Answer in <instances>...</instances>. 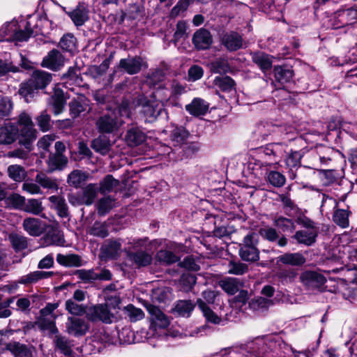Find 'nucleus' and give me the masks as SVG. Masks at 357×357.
Masks as SVG:
<instances>
[{"label": "nucleus", "instance_id": "nucleus-1", "mask_svg": "<svg viewBox=\"0 0 357 357\" xmlns=\"http://www.w3.org/2000/svg\"><path fill=\"white\" fill-rule=\"evenodd\" d=\"M130 116L128 104L123 102L117 111H111L100 116L96 121L98 130L101 133H112L117 130L123 124L121 117Z\"/></svg>", "mask_w": 357, "mask_h": 357}, {"label": "nucleus", "instance_id": "nucleus-2", "mask_svg": "<svg viewBox=\"0 0 357 357\" xmlns=\"http://www.w3.org/2000/svg\"><path fill=\"white\" fill-rule=\"evenodd\" d=\"M52 80L50 73L42 70H36L33 73L28 82L22 84L20 89V94L22 96L26 102L33 97L35 91L45 88Z\"/></svg>", "mask_w": 357, "mask_h": 357}, {"label": "nucleus", "instance_id": "nucleus-3", "mask_svg": "<svg viewBox=\"0 0 357 357\" xmlns=\"http://www.w3.org/2000/svg\"><path fill=\"white\" fill-rule=\"evenodd\" d=\"M135 103L137 105L142 106V113L144 116V120L149 123L155 121L158 116L165 112L162 104L155 101L153 100H147L143 95L138 96L135 99Z\"/></svg>", "mask_w": 357, "mask_h": 357}, {"label": "nucleus", "instance_id": "nucleus-4", "mask_svg": "<svg viewBox=\"0 0 357 357\" xmlns=\"http://www.w3.org/2000/svg\"><path fill=\"white\" fill-rule=\"evenodd\" d=\"M258 236L255 232H250L240 244L239 255L245 261H257L259 259V251L257 248Z\"/></svg>", "mask_w": 357, "mask_h": 357}, {"label": "nucleus", "instance_id": "nucleus-5", "mask_svg": "<svg viewBox=\"0 0 357 357\" xmlns=\"http://www.w3.org/2000/svg\"><path fill=\"white\" fill-rule=\"evenodd\" d=\"M87 317L93 321H101L109 324L112 321L114 316L109 311L107 305L99 304L89 309Z\"/></svg>", "mask_w": 357, "mask_h": 357}, {"label": "nucleus", "instance_id": "nucleus-6", "mask_svg": "<svg viewBox=\"0 0 357 357\" xmlns=\"http://www.w3.org/2000/svg\"><path fill=\"white\" fill-rule=\"evenodd\" d=\"M119 68L129 75L140 72L142 67L147 68L146 63L140 56L128 57L119 61Z\"/></svg>", "mask_w": 357, "mask_h": 357}, {"label": "nucleus", "instance_id": "nucleus-7", "mask_svg": "<svg viewBox=\"0 0 357 357\" xmlns=\"http://www.w3.org/2000/svg\"><path fill=\"white\" fill-rule=\"evenodd\" d=\"M66 14L77 27L83 26L89 20V9L84 3H79L74 9L66 12Z\"/></svg>", "mask_w": 357, "mask_h": 357}, {"label": "nucleus", "instance_id": "nucleus-8", "mask_svg": "<svg viewBox=\"0 0 357 357\" xmlns=\"http://www.w3.org/2000/svg\"><path fill=\"white\" fill-rule=\"evenodd\" d=\"M66 328L68 334L78 337L85 335L89 326L88 323L83 319L68 317Z\"/></svg>", "mask_w": 357, "mask_h": 357}, {"label": "nucleus", "instance_id": "nucleus-9", "mask_svg": "<svg viewBox=\"0 0 357 357\" xmlns=\"http://www.w3.org/2000/svg\"><path fill=\"white\" fill-rule=\"evenodd\" d=\"M64 63L65 58L62 54L57 50H52L43 58L41 65L45 68L56 71L64 66Z\"/></svg>", "mask_w": 357, "mask_h": 357}, {"label": "nucleus", "instance_id": "nucleus-10", "mask_svg": "<svg viewBox=\"0 0 357 357\" xmlns=\"http://www.w3.org/2000/svg\"><path fill=\"white\" fill-rule=\"evenodd\" d=\"M300 280L308 289L318 288L326 281L323 275L310 271L303 272L300 275Z\"/></svg>", "mask_w": 357, "mask_h": 357}, {"label": "nucleus", "instance_id": "nucleus-11", "mask_svg": "<svg viewBox=\"0 0 357 357\" xmlns=\"http://www.w3.org/2000/svg\"><path fill=\"white\" fill-rule=\"evenodd\" d=\"M19 134V128L13 123H5L0 127V144H11L13 143Z\"/></svg>", "mask_w": 357, "mask_h": 357}, {"label": "nucleus", "instance_id": "nucleus-12", "mask_svg": "<svg viewBox=\"0 0 357 357\" xmlns=\"http://www.w3.org/2000/svg\"><path fill=\"white\" fill-rule=\"evenodd\" d=\"M127 255L137 267H144L150 265L153 261L152 252L149 250L128 251Z\"/></svg>", "mask_w": 357, "mask_h": 357}, {"label": "nucleus", "instance_id": "nucleus-13", "mask_svg": "<svg viewBox=\"0 0 357 357\" xmlns=\"http://www.w3.org/2000/svg\"><path fill=\"white\" fill-rule=\"evenodd\" d=\"M211 33L205 29H199L193 35L192 43L198 50L208 49L212 44Z\"/></svg>", "mask_w": 357, "mask_h": 357}, {"label": "nucleus", "instance_id": "nucleus-14", "mask_svg": "<svg viewBox=\"0 0 357 357\" xmlns=\"http://www.w3.org/2000/svg\"><path fill=\"white\" fill-rule=\"evenodd\" d=\"M9 28L11 31H14L15 33L8 38V40H13L16 42H23L26 41L31 36L37 35L39 33V30L37 29V27L32 28L30 22H27L25 26V30H18L16 29L13 30V27L11 25H8L6 29Z\"/></svg>", "mask_w": 357, "mask_h": 357}, {"label": "nucleus", "instance_id": "nucleus-15", "mask_svg": "<svg viewBox=\"0 0 357 357\" xmlns=\"http://www.w3.org/2000/svg\"><path fill=\"white\" fill-rule=\"evenodd\" d=\"M209 103L200 98H195L190 104L185 105V109L194 116L205 115L208 110Z\"/></svg>", "mask_w": 357, "mask_h": 357}, {"label": "nucleus", "instance_id": "nucleus-16", "mask_svg": "<svg viewBox=\"0 0 357 357\" xmlns=\"http://www.w3.org/2000/svg\"><path fill=\"white\" fill-rule=\"evenodd\" d=\"M37 131L33 126H23L19 130L18 135L20 137V143L31 151V144L37 137Z\"/></svg>", "mask_w": 357, "mask_h": 357}, {"label": "nucleus", "instance_id": "nucleus-17", "mask_svg": "<svg viewBox=\"0 0 357 357\" xmlns=\"http://www.w3.org/2000/svg\"><path fill=\"white\" fill-rule=\"evenodd\" d=\"M222 43L228 50L236 51L242 47L243 39L238 33L230 31L222 36Z\"/></svg>", "mask_w": 357, "mask_h": 357}, {"label": "nucleus", "instance_id": "nucleus-18", "mask_svg": "<svg viewBox=\"0 0 357 357\" xmlns=\"http://www.w3.org/2000/svg\"><path fill=\"white\" fill-rule=\"evenodd\" d=\"M147 310L151 316L153 324L158 328H165L169 325L168 317L156 306L149 305Z\"/></svg>", "mask_w": 357, "mask_h": 357}, {"label": "nucleus", "instance_id": "nucleus-19", "mask_svg": "<svg viewBox=\"0 0 357 357\" xmlns=\"http://www.w3.org/2000/svg\"><path fill=\"white\" fill-rule=\"evenodd\" d=\"M68 162V158L65 155L50 153L47 160L48 172L62 170L67 166Z\"/></svg>", "mask_w": 357, "mask_h": 357}, {"label": "nucleus", "instance_id": "nucleus-20", "mask_svg": "<svg viewBox=\"0 0 357 357\" xmlns=\"http://www.w3.org/2000/svg\"><path fill=\"white\" fill-rule=\"evenodd\" d=\"M305 257L300 252H287L277 257V261L293 266H302L305 263Z\"/></svg>", "mask_w": 357, "mask_h": 357}, {"label": "nucleus", "instance_id": "nucleus-21", "mask_svg": "<svg viewBox=\"0 0 357 357\" xmlns=\"http://www.w3.org/2000/svg\"><path fill=\"white\" fill-rule=\"evenodd\" d=\"M6 349L10 351L15 357H33L31 348L18 342H10L6 345Z\"/></svg>", "mask_w": 357, "mask_h": 357}, {"label": "nucleus", "instance_id": "nucleus-22", "mask_svg": "<svg viewBox=\"0 0 357 357\" xmlns=\"http://www.w3.org/2000/svg\"><path fill=\"white\" fill-rule=\"evenodd\" d=\"M24 229L31 236H38L44 231V225L40 220L35 218H28L23 222Z\"/></svg>", "mask_w": 357, "mask_h": 357}, {"label": "nucleus", "instance_id": "nucleus-23", "mask_svg": "<svg viewBox=\"0 0 357 357\" xmlns=\"http://www.w3.org/2000/svg\"><path fill=\"white\" fill-rule=\"evenodd\" d=\"M98 191L99 187L95 183H89L82 188V192H80L82 195V203L86 206L91 205L97 197Z\"/></svg>", "mask_w": 357, "mask_h": 357}, {"label": "nucleus", "instance_id": "nucleus-24", "mask_svg": "<svg viewBox=\"0 0 357 357\" xmlns=\"http://www.w3.org/2000/svg\"><path fill=\"white\" fill-rule=\"evenodd\" d=\"M56 261L61 266L66 267H79L83 265L81 257L76 254L56 255Z\"/></svg>", "mask_w": 357, "mask_h": 357}, {"label": "nucleus", "instance_id": "nucleus-25", "mask_svg": "<svg viewBox=\"0 0 357 357\" xmlns=\"http://www.w3.org/2000/svg\"><path fill=\"white\" fill-rule=\"evenodd\" d=\"M317 234L318 229L301 230L296 231L294 238L298 243L310 246L315 242Z\"/></svg>", "mask_w": 357, "mask_h": 357}, {"label": "nucleus", "instance_id": "nucleus-26", "mask_svg": "<svg viewBox=\"0 0 357 357\" xmlns=\"http://www.w3.org/2000/svg\"><path fill=\"white\" fill-rule=\"evenodd\" d=\"M89 106V101L84 96L78 97L69 103L70 114L75 119L84 112Z\"/></svg>", "mask_w": 357, "mask_h": 357}, {"label": "nucleus", "instance_id": "nucleus-27", "mask_svg": "<svg viewBox=\"0 0 357 357\" xmlns=\"http://www.w3.org/2000/svg\"><path fill=\"white\" fill-rule=\"evenodd\" d=\"M48 103L52 106L53 112L55 115L61 114L63 111L66 105L63 91L55 90L54 95L49 99Z\"/></svg>", "mask_w": 357, "mask_h": 357}, {"label": "nucleus", "instance_id": "nucleus-28", "mask_svg": "<svg viewBox=\"0 0 357 357\" xmlns=\"http://www.w3.org/2000/svg\"><path fill=\"white\" fill-rule=\"evenodd\" d=\"M48 199L52 204L53 208L56 210L60 217L67 218L69 215L68 207L64 197L59 195H52Z\"/></svg>", "mask_w": 357, "mask_h": 357}, {"label": "nucleus", "instance_id": "nucleus-29", "mask_svg": "<svg viewBox=\"0 0 357 357\" xmlns=\"http://www.w3.org/2000/svg\"><path fill=\"white\" fill-rule=\"evenodd\" d=\"M126 140L129 146H137L145 141V134L138 128H132L127 131Z\"/></svg>", "mask_w": 357, "mask_h": 357}, {"label": "nucleus", "instance_id": "nucleus-30", "mask_svg": "<svg viewBox=\"0 0 357 357\" xmlns=\"http://www.w3.org/2000/svg\"><path fill=\"white\" fill-rule=\"evenodd\" d=\"M220 287L228 294L236 293L242 285L240 280L235 278H227L219 282Z\"/></svg>", "mask_w": 357, "mask_h": 357}, {"label": "nucleus", "instance_id": "nucleus-31", "mask_svg": "<svg viewBox=\"0 0 357 357\" xmlns=\"http://www.w3.org/2000/svg\"><path fill=\"white\" fill-rule=\"evenodd\" d=\"M55 347L65 355H70L72 353L73 344L66 337L56 333L54 337Z\"/></svg>", "mask_w": 357, "mask_h": 357}, {"label": "nucleus", "instance_id": "nucleus-32", "mask_svg": "<svg viewBox=\"0 0 357 357\" xmlns=\"http://www.w3.org/2000/svg\"><path fill=\"white\" fill-rule=\"evenodd\" d=\"M86 232L93 236L105 238L109 235L107 224L105 222L96 221L87 228Z\"/></svg>", "mask_w": 357, "mask_h": 357}, {"label": "nucleus", "instance_id": "nucleus-33", "mask_svg": "<svg viewBox=\"0 0 357 357\" xmlns=\"http://www.w3.org/2000/svg\"><path fill=\"white\" fill-rule=\"evenodd\" d=\"M89 178V174L78 169L73 170L68 176V183L75 188H78Z\"/></svg>", "mask_w": 357, "mask_h": 357}, {"label": "nucleus", "instance_id": "nucleus-34", "mask_svg": "<svg viewBox=\"0 0 357 357\" xmlns=\"http://www.w3.org/2000/svg\"><path fill=\"white\" fill-rule=\"evenodd\" d=\"M35 180L43 188L54 191H56L59 188L56 179L48 177L43 172H39L36 175Z\"/></svg>", "mask_w": 357, "mask_h": 357}, {"label": "nucleus", "instance_id": "nucleus-35", "mask_svg": "<svg viewBox=\"0 0 357 357\" xmlns=\"http://www.w3.org/2000/svg\"><path fill=\"white\" fill-rule=\"evenodd\" d=\"M195 306V304L190 300H181L176 303L174 310L180 316L188 317L190 315Z\"/></svg>", "mask_w": 357, "mask_h": 357}, {"label": "nucleus", "instance_id": "nucleus-36", "mask_svg": "<svg viewBox=\"0 0 357 357\" xmlns=\"http://www.w3.org/2000/svg\"><path fill=\"white\" fill-rule=\"evenodd\" d=\"M110 142L105 137H99L91 142L92 149L102 155H106L110 150Z\"/></svg>", "mask_w": 357, "mask_h": 357}, {"label": "nucleus", "instance_id": "nucleus-37", "mask_svg": "<svg viewBox=\"0 0 357 357\" xmlns=\"http://www.w3.org/2000/svg\"><path fill=\"white\" fill-rule=\"evenodd\" d=\"M197 303L198 307L202 312L204 316L206 319L208 321H210L213 324L219 323L220 319L213 312V310L207 305V304L202 301L201 298H199L197 301Z\"/></svg>", "mask_w": 357, "mask_h": 357}, {"label": "nucleus", "instance_id": "nucleus-38", "mask_svg": "<svg viewBox=\"0 0 357 357\" xmlns=\"http://www.w3.org/2000/svg\"><path fill=\"white\" fill-rule=\"evenodd\" d=\"M153 98L155 101L160 102L164 105V102H167L172 100L170 90L162 85L158 86L154 91Z\"/></svg>", "mask_w": 357, "mask_h": 357}, {"label": "nucleus", "instance_id": "nucleus-39", "mask_svg": "<svg viewBox=\"0 0 357 357\" xmlns=\"http://www.w3.org/2000/svg\"><path fill=\"white\" fill-rule=\"evenodd\" d=\"M252 58L253 62L258 65L264 71L270 69L272 66V61L268 55L263 52L255 53L252 54Z\"/></svg>", "mask_w": 357, "mask_h": 357}, {"label": "nucleus", "instance_id": "nucleus-40", "mask_svg": "<svg viewBox=\"0 0 357 357\" xmlns=\"http://www.w3.org/2000/svg\"><path fill=\"white\" fill-rule=\"evenodd\" d=\"M119 184L118 180L115 179L112 175H107L100 182L99 191L104 194L112 192Z\"/></svg>", "mask_w": 357, "mask_h": 357}, {"label": "nucleus", "instance_id": "nucleus-41", "mask_svg": "<svg viewBox=\"0 0 357 357\" xmlns=\"http://www.w3.org/2000/svg\"><path fill=\"white\" fill-rule=\"evenodd\" d=\"M123 311L131 322H136L144 317V313L142 310L135 307L132 304L126 306Z\"/></svg>", "mask_w": 357, "mask_h": 357}, {"label": "nucleus", "instance_id": "nucleus-42", "mask_svg": "<svg viewBox=\"0 0 357 357\" xmlns=\"http://www.w3.org/2000/svg\"><path fill=\"white\" fill-rule=\"evenodd\" d=\"M274 225L283 232H293L296 228L294 222L291 219L284 217H278L274 220Z\"/></svg>", "mask_w": 357, "mask_h": 357}, {"label": "nucleus", "instance_id": "nucleus-43", "mask_svg": "<svg viewBox=\"0 0 357 357\" xmlns=\"http://www.w3.org/2000/svg\"><path fill=\"white\" fill-rule=\"evenodd\" d=\"M23 210L33 215H40L44 210L42 202L37 199H29L25 204Z\"/></svg>", "mask_w": 357, "mask_h": 357}, {"label": "nucleus", "instance_id": "nucleus-44", "mask_svg": "<svg viewBox=\"0 0 357 357\" xmlns=\"http://www.w3.org/2000/svg\"><path fill=\"white\" fill-rule=\"evenodd\" d=\"M188 135L189 133L185 128L179 126L175 127L173 129L170 137L172 142H174L176 145H179L184 143L188 137Z\"/></svg>", "mask_w": 357, "mask_h": 357}, {"label": "nucleus", "instance_id": "nucleus-45", "mask_svg": "<svg viewBox=\"0 0 357 357\" xmlns=\"http://www.w3.org/2000/svg\"><path fill=\"white\" fill-rule=\"evenodd\" d=\"M215 84L223 91L229 92L235 90V82L228 76L217 77L215 79Z\"/></svg>", "mask_w": 357, "mask_h": 357}, {"label": "nucleus", "instance_id": "nucleus-46", "mask_svg": "<svg viewBox=\"0 0 357 357\" xmlns=\"http://www.w3.org/2000/svg\"><path fill=\"white\" fill-rule=\"evenodd\" d=\"M156 260L160 263L165 264H172L178 261V257L172 252L161 250L158 251L155 256Z\"/></svg>", "mask_w": 357, "mask_h": 357}, {"label": "nucleus", "instance_id": "nucleus-47", "mask_svg": "<svg viewBox=\"0 0 357 357\" xmlns=\"http://www.w3.org/2000/svg\"><path fill=\"white\" fill-rule=\"evenodd\" d=\"M114 206V199L111 197L100 199L97 204L98 213L100 215L107 213Z\"/></svg>", "mask_w": 357, "mask_h": 357}, {"label": "nucleus", "instance_id": "nucleus-48", "mask_svg": "<svg viewBox=\"0 0 357 357\" xmlns=\"http://www.w3.org/2000/svg\"><path fill=\"white\" fill-rule=\"evenodd\" d=\"M349 212L344 209H337L334 212L333 220L342 228L349 227Z\"/></svg>", "mask_w": 357, "mask_h": 357}, {"label": "nucleus", "instance_id": "nucleus-49", "mask_svg": "<svg viewBox=\"0 0 357 357\" xmlns=\"http://www.w3.org/2000/svg\"><path fill=\"white\" fill-rule=\"evenodd\" d=\"M9 241L17 252L26 249L28 245L26 238L17 234H11Z\"/></svg>", "mask_w": 357, "mask_h": 357}, {"label": "nucleus", "instance_id": "nucleus-50", "mask_svg": "<svg viewBox=\"0 0 357 357\" xmlns=\"http://www.w3.org/2000/svg\"><path fill=\"white\" fill-rule=\"evenodd\" d=\"M45 241L47 245L63 246L65 244L63 236L59 231L49 232L45 236Z\"/></svg>", "mask_w": 357, "mask_h": 357}, {"label": "nucleus", "instance_id": "nucleus-51", "mask_svg": "<svg viewBox=\"0 0 357 357\" xmlns=\"http://www.w3.org/2000/svg\"><path fill=\"white\" fill-rule=\"evenodd\" d=\"M109 64L110 60L105 59L99 66H91L89 70V74L93 78L97 79L106 73Z\"/></svg>", "mask_w": 357, "mask_h": 357}, {"label": "nucleus", "instance_id": "nucleus-52", "mask_svg": "<svg viewBox=\"0 0 357 357\" xmlns=\"http://www.w3.org/2000/svg\"><path fill=\"white\" fill-rule=\"evenodd\" d=\"M75 275L82 282H91L97 280V273L93 269H79L75 272Z\"/></svg>", "mask_w": 357, "mask_h": 357}, {"label": "nucleus", "instance_id": "nucleus-53", "mask_svg": "<svg viewBox=\"0 0 357 357\" xmlns=\"http://www.w3.org/2000/svg\"><path fill=\"white\" fill-rule=\"evenodd\" d=\"M274 72L275 79L281 83L289 82L293 76V73L291 70L283 68L281 66H275Z\"/></svg>", "mask_w": 357, "mask_h": 357}, {"label": "nucleus", "instance_id": "nucleus-54", "mask_svg": "<svg viewBox=\"0 0 357 357\" xmlns=\"http://www.w3.org/2000/svg\"><path fill=\"white\" fill-rule=\"evenodd\" d=\"M76 38L71 33L65 34L60 40V47L67 52H72L75 48Z\"/></svg>", "mask_w": 357, "mask_h": 357}, {"label": "nucleus", "instance_id": "nucleus-55", "mask_svg": "<svg viewBox=\"0 0 357 357\" xmlns=\"http://www.w3.org/2000/svg\"><path fill=\"white\" fill-rule=\"evenodd\" d=\"M248 271V265L242 262L230 261L228 264V273L229 274L241 275Z\"/></svg>", "mask_w": 357, "mask_h": 357}, {"label": "nucleus", "instance_id": "nucleus-56", "mask_svg": "<svg viewBox=\"0 0 357 357\" xmlns=\"http://www.w3.org/2000/svg\"><path fill=\"white\" fill-rule=\"evenodd\" d=\"M267 178L272 185L278 188L283 186L286 181L284 176L276 171L270 172Z\"/></svg>", "mask_w": 357, "mask_h": 357}, {"label": "nucleus", "instance_id": "nucleus-57", "mask_svg": "<svg viewBox=\"0 0 357 357\" xmlns=\"http://www.w3.org/2000/svg\"><path fill=\"white\" fill-rule=\"evenodd\" d=\"M337 206L336 200L326 195H322V203L321 206V211L328 214L334 210Z\"/></svg>", "mask_w": 357, "mask_h": 357}, {"label": "nucleus", "instance_id": "nucleus-58", "mask_svg": "<svg viewBox=\"0 0 357 357\" xmlns=\"http://www.w3.org/2000/svg\"><path fill=\"white\" fill-rule=\"evenodd\" d=\"M37 124L43 132L48 131L51 128L50 116L46 110L43 111L36 118Z\"/></svg>", "mask_w": 357, "mask_h": 357}, {"label": "nucleus", "instance_id": "nucleus-59", "mask_svg": "<svg viewBox=\"0 0 357 357\" xmlns=\"http://www.w3.org/2000/svg\"><path fill=\"white\" fill-rule=\"evenodd\" d=\"M9 176L15 181H21L25 176L24 169L20 165H10L8 168Z\"/></svg>", "mask_w": 357, "mask_h": 357}, {"label": "nucleus", "instance_id": "nucleus-60", "mask_svg": "<svg viewBox=\"0 0 357 357\" xmlns=\"http://www.w3.org/2000/svg\"><path fill=\"white\" fill-rule=\"evenodd\" d=\"M55 318H51V317H40L39 319V324L43 329L48 330L52 334H56L59 333V330L55 325L54 321Z\"/></svg>", "mask_w": 357, "mask_h": 357}, {"label": "nucleus", "instance_id": "nucleus-61", "mask_svg": "<svg viewBox=\"0 0 357 357\" xmlns=\"http://www.w3.org/2000/svg\"><path fill=\"white\" fill-rule=\"evenodd\" d=\"M259 234L262 238L270 242H274L279 238V234L276 229L272 227L261 228L259 230Z\"/></svg>", "mask_w": 357, "mask_h": 357}, {"label": "nucleus", "instance_id": "nucleus-62", "mask_svg": "<svg viewBox=\"0 0 357 357\" xmlns=\"http://www.w3.org/2000/svg\"><path fill=\"white\" fill-rule=\"evenodd\" d=\"M169 86L173 100H174L176 97L185 93L186 91L185 86L176 79H173L169 82Z\"/></svg>", "mask_w": 357, "mask_h": 357}, {"label": "nucleus", "instance_id": "nucleus-63", "mask_svg": "<svg viewBox=\"0 0 357 357\" xmlns=\"http://www.w3.org/2000/svg\"><path fill=\"white\" fill-rule=\"evenodd\" d=\"M66 309L69 313L75 315H82L85 313L84 307L75 303L72 300L66 301Z\"/></svg>", "mask_w": 357, "mask_h": 357}, {"label": "nucleus", "instance_id": "nucleus-64", "mask_svg": "<svg viewBox=\"0 0 357 357\" xmlns=\"http://www.w3.org/2000/svg\"><path fill=\"white\" fill-rule=\"evenodd\" d=\"M271 304V301L269 299L258 297L255 299H252L249 303V306L254 310H257L261 308L268 307Z\"/></svg>", "mask_w": 357, "mask_h": 357}]
</instances>
